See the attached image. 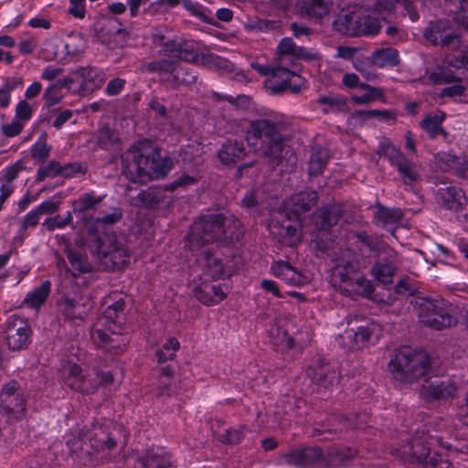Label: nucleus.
<instances>
[{
    "label": "nucleus",
    "instance_id": "nucleus-1",
    "mask_svg": "<svg viewBox=\"0 0 468 468\" xmlns=\"http://www.w3.org/2000/svg\"><path fill=\"white\" fill-rule=\"evenodd\" d=\"M122 173L133 183L145 184L165 176L173 167L169 157H161L160 151L150 142L140 141L122 155Z\"/></svg>",
    "mask_w": 468,
    "mask_h": 468
},
{
    "label": "nucleus",
    "instance_id": "nucleus-2",
    "mask_svg": "<svg viewBox=\"0 0 468 468\" xmlns=\"http://www.w3.org/2000/svg\"><path fill=\"white\" fill-rule=\"evenodd\" d=\"M289 124L284 115L271 112L251 121L245 133V139L254 152L271 161H277L284 149V132Z\"/></svg>",
    "mask_w": 468,
    "mask_h": 468
},
{
    "label": "nucleus",
    "instance_id": "nucleus-3",
    "mask_svg": "<svg viewBox=\"0 0 468 468\" xmlns=\"http://www.w3.org/2000/svg\"><path fill=\"white\" fill-rule=\"evenodd\" d=\"M123 311L124 301L120 299L109 305L93 325L91 337L105 351L117 354L127 344V337L121 333Z\"/></svg>",
    "mask_w": 468,
    "mask_h": 468
},
{
    "label": "nucleus",
    "instance_id": "nucleus-4",
    "mask_svg": "<svg viewBox=\"0 0 468 468\" xmlns=\"http://www.w3.org/2000/svg\"><path fill=\"white\" fill-rule=\"evenodd\" d=\"M388 369L395 379L413 383L430 373L431 358L424 353L403 347L396 351Z\"/></svg>",
    "mask_w": 468,
    "mask_h": 468
},
{
    "label": "nucleus",
    "instance_id": "nucleus-5",
    "mask_svg": "<svg viewBox=\"0 0 468 468\" xmlns=\"http://www.w3.org/2000/svg\"><path fill=\"white\" fill-rule=\"evenodd\" d=\"M410 303L418 308L420 323L434 330H442L457 324L452 304L442 298L416 296Z\"/></svg>",
    "mask_w": 468,
    "mask_h": 468
},
{
    "label": "nucleus",
    "instance_id": "nucleus-6",
    "mask_svg": "<svg viewBox=\"0 0 468 468\" xmlns=\"http://www.w3.org/2000/svg\"><path fill=\"white\" fill-rule=\"evenodd\" d=\"M333 261L332 275L340 283L351 287V291H362L367 294L371 292L370 282L362 274L359 261L351 250H340L335 253Z\"/></svg>",
    "mask_w": 468,
    "mask_h": 468
},
{
    "label": "nucleus",
    "instance_id": "nucleus-7",
    "mask_svg": "<svg viewBox=\"0 0 468 468\" xmlns=\"http://www.w3.org/2000/svg\"><path fill=\"white\" fill-rule=\"evenodd\" d=\"M90 242L92 251L106 270L121 269L129 262V251L115 235L99 234Z\"/></svg>",
    "mask_w": 468,
    "mask_h": 468
},
{
    "label": "nucleus",
    "instance_id": "nucleus-8",
    "mask_svg": "<svg viewBox=\"0 0 468 468\" xmlns=\"http://www.w3.org/2000/svg\"><path fill=\"white\" fill-rule=\"evenodd\" d=\"M224 216L209 214L200 217L190 229L187 236L189 249L194 251L206 244L214 242L224 235Z\"/></svg>",
    "mask_w": 468,
    "mask_h": 468
},
{
    "label": "nucleus",
    "instance_id": "nucleus-9",
    "mask_svg": "<svg viewBox=\"0 0 468 468\" xmlns=\"http://www.w3.org/2000/svg\"><path fill=\"white\" fill-rule=\"evenodd\" d=\"M435 444H442L441 439L433 436L414 439L404 450V453L410 455L411 463L422 464L424 468H450L451 464L439 453L433 452L431 455V447Z\"/></svg>",
    "mask_w": 468,
    "mask_h": 468
},
{
    "label": "nucleus",
    "instance_id": "nucleus-10",
    "mask_svg": "<svg viewBox=\"0 0 468 468\" xmlns=\"http://www.w3.org/2000/svg\"><path fill=\"white\" fill-rule=\"evenodd\" d=\"M457 383L448 376H432L425 379L420 389V397L425 402H446L457 397Z\"/></svg>",
    "mask_w": 468,
    "mask_h": 468
},
{
    "label": "nucleus",
    "instance_id": "nucleus-11",
    "mask_svg": "<svg viewBox=\"0 0 468 468\" xmlns=\"http://www.w3.org/2000/svg\"><path fill=\"white\" fill-rule=\"evenodd\" d=\"M5 341L12 351L27 349L31 343V330L27 321L18 315H12L6 322Z\"/></svg>",
    "mask_w": 468,
    "mask_h": 468
},
{
    "label": "nucleus",
    "instance_id": "nucleus-12",
    "mask_svg": "<svg viewBox=\"0 0 468 468\" xmlns=\"http://www.w3.org/2000/svg\"><path fill=\"white\" fill-rule=\"evenodd\" d=\"M0 409L5 414L20 419L26 411V399L16 382L5 384L0 392Z\"/></svg>",
    "mask_w": 468,
    "mask_h": 468
},
{
    "label": "nucleus",
    "instance_id": "nucleus-13",
    "mask_svg": "<svg viewBox=\"0 0 468 468\" xmlns=\"http://www.w3.org/2000/svg\"><path fill=\"white\" fill-rule=\"evenodd\" d=\"M425 38L433 45H441L450 48H457L460 45V37L452 32L449 22L438 20L431 22L424 32Z\"/></svg>",
    "mask_w": 468,
    "mask_h": 468
},
{
    "label": "nucleus",
    "instance_id": "nucleus-14",
    "mask_svg": "<svg viewBox=\"0 0 468 468\" xmlns=\"http://www.w3.org/2000/svg\"><path fill=\"white\" fill-rule=\"evenodd\" d=\"M397 265V251L390 247H384L383 254H379L378 261L372 267V273L378 282L390 284L393 282Z\"/></svg>",
    "mask_w": 468,
    "mask_h": 468
},
{
    "label": "nucleus",
    "instance_id": "nucleus-15",
    "mask_svg": "<svg viewBox=\"0 0 468 468\" xmlns=\"http://www.w3.org/2000/svg\"><path fill=\"white\" fill-rule=\"evenodd\" d=\"M282 458L296 468H316L323 460V452L319 447L299 448L291 450Z\"/></svg>",
    "mask_w": 468,
    "mask_h": 468
},
{
    "label": "nucleus",
    "instance_id": "nucleus-16",
    "mask_svg": "<svg viewBox=\"0 0 468 468\" xmlns=\"http://www.w3.org/2000/svg\"><path fill=\"white\" fill-rule=\"evenodd\" d=\"M369 417L367 413L354 414L350 417H346L341 414H334L329 420V425L325 428L314 429V435H319L325 431L330 433H337L343 431L344 428H357L363 429L368 423Z\"/></svg>",
    "mask_w": 468,
    "mask_h": 468
},
{
    "label": "nucleus",
    "instance_id": "nucleus-17",
    "mask_svg": "<svg viewBox=\"0 0 468 468\" xmlns=\"http://www.w3.org/2000/svg\"><path fill=\"white\" fill-rule=\"evenodd\" d=\"M159 55L176 58L178 60L196 62L198 54L193 42L188 40L167 39L162 44Z\"/></svg>",
    "mask_w": 468,
    "mask_h": 468
},
{
    "label": "nucleus",
    "instance_id": "nucleus-18",
    "mask_svg": "<svg viewBox=\"0 0 468 468\" xmlns=\"http://www.w3.org/2000/svg\"><path fill=\"white\" fill-rule=\"evenodd\" d=\"M197 262L202 268L206 276L213 280L223 278L224 276H230L234 271L223 262V260L213 253L210 250H205L197 258Z\"/></svg>",
    "mask_w": 468,
    "mask_h": 468
},
{
    "label": "nucleus",
    "instance_id": "nucleus-19",
    "mask_svg": "<svg viewBox=\"0 0 468 468\" xmlns=\"http://www.w3.org/2000/svg\"><path fill=\"white\" fill-rule=\"evenodd\" d=\"M89 441L91 449L97 452H108L104 453L102 458L109 460L111 457V452L116 447L117 442L103 428L101 424L95 423L91 429L87 431L85 435Z\"/></svg>",
    "mask_w": 468,
    "mask_h": 468
},
{
    "label": "nucleus",
    "instance_id": "nucleus-20",
    "mask_svg": "<svg viewBox=\"0 0 468 468\" xmlns=\"http://www.w3.org/2000/svg\"><path fill=\"white\" fill-rule=\"evenodd\" d=\"M74 73L82 80L79 89V94L81 96L99 90L107 79L104 70L97 67H80Z\"/></svg>",
    "mask_w": 468,
    "mask_h": 468
},
{
    "label": "nucleus",
    "instance_id": "nucleus-21",
    "mask_svg": "<svg viewBox=\"0 0 468 468\" xmlns=\"http://www.w3.org/2000/svg\"><path fill=\"white\" fill-rule=\"evenodd\" d=\"M66 383L71 389L83 394H93L99 388L96 377L84 374L82 368L77 364L70 366Z\"/></svg>",
    "mask_w": 468,
    "mask_h": 468
},
{
    "label": "nucleus",
    "instance_id": "nucleus-22",
    "mask_svg": "<svg viewBox=\"0 0 468 468\" xmlns=\"http://www.w3.org/2000/svg\"><path fill=\"white\" fill-rule=\"evenodd\" d=\"M247 155V149L242 141L228 139L218 151V158L224 165H235Z\"/></svg>",
    "mask_w": 468,
    "mask_h": 468
},
{
    "label": "nucleus",
    "instance_id": "nucleus-23",
    "mask_svg": "<svg viewBox=\"0 0 468 468\" xmlns=\"http://www.w3.org/2000/svg\"><path fill=\"white\" fill-rule=\"evenodd\" d=\"M441 183L443 186L439 187L435 194L437 202L447 209L462 208L464 200L463 191L455 186H447L443 181Z\"/></svg>",
    "mask_w": 468,
    "mask_h": 468
},
{
    "label": "nucleus",
    "instance_id": "nucleus-24",
    "mask_svg": "<svg viewBox=\"0 0 468 468\" xmlns=\"http://www.w3.org/2000/svg\"><path fill=\"white\" fill-rule=\"evenodd\" d=\"M317 201L318 195L316 191H301L292 196L285 202V207L291 209L295 216L300 217L302 214L309 211L312 207L316 206Z\"/></svg>",
    "mask_w": 468,
    "mask_h": 468
},
{
    "label": "nucleus",
    "instance_id": "nucleus-25",
    "mask_svg": "<svg viewBox=\"0 0 468 468\" xmlns=\"http://www.w3.org/2000/svg\"><path fill=\"white\" fill-rule=\"evenodd\" d=\"M359 12H342L333 22V27L343 36L359 37Z\"/></svg>",
    "mask_w": 468,
    "mask_h": 468
},
{
    "label": "nucleus",
    "instance_id": "nucleus-26",
    "mask_svg": "<svg viewBox=\"0 0 468 468\" xmlns=\"http://www.w3.org/2000/svg\"><path fill=\"white\" fill-rule=\"evenodd\" d=\"M271 271L288 285L301 286L306 282V277L287 261L273 262L271 266Z\"/></svg>",
    "mask_w": 468,
    "mask_h": 468
},
{
    "label": "nucleus",
    "instance_id": "nucleus-27",
    "mask_svg": "<svg viewBox=\"0 0 468 468\" xmlns=\"http://www.w3.org/2000/svg\"><path fill=\"white\" fill-rule=\"evenodd\" d=\"M343 216L342 208L337 204L322 207L314 216V225L318 229L327 230L337 224Z\"/></svg>",
    "mask_w": 468,
    "mask_h": 468
},
{
    "label": "nucleus",
    "instance_id": "nucleus-28",
    "mask_svg": "<svg viewBox=\"0 0 468 468\" xmlns=\"http://www.w3.org/2000/svg\"><path fill=\"white\" fill-rule=\"evenodd\" d=\"M177 60L157 58L144 63V69L148 73L155 74L160 83L168 86Z\"/></svg>",
    "mask_w": 468,
    "mask_h": 468
},
{
    "label": "nucleus",
    "instance_id": "nucleus-29",
    "mask_svg": "<svg viewBox=\"0 0 468 468\" xmlns=\"http://www.w3.org/2000/svg\"><path fill=\"white\" fill-rule=\"evenodd\" d=\"M312 381L318 386L328 388L338 382L339 373L328 364H317L308 371Z\"/></svg>",
    "mask_w": 468,
    "mask_h": 468
},
{
    "label": "nucleus",
    "instance_id": "nucleus-30",
    "mask_svg": "<svg viewBox=\"0 0 468 468\" xmlns=\"http://www.w3.org/2000/svg\"><path fill=\"white\" fill-rule=\"evenodd\" d=\"M195 296L203 304L213 305L224 300L226 294L219 285L203 282L195 288Z\"/></svg>",
    "mask_w": 468,
    "mask_h": 468
},
{
    "label": "nucleus",
    "instance_id": "nucleus-31",
    "mask_svg": "<svg viewBox=\"0 0 468 468\" xmlns=\"http://www.w3.org/2000/svg\"><path fill=\"white\" fill-rule=\"evenodd\" d=\"M405 186H412L420 179V175L415 163L401 154L392 164Z\"/></svg>",
    "mask_w": 468,
    "mask_h": 468
},
{
    "label": "nucleus",
    "instance_id": "nucleus-32",
    "mask_svg": "<svg viewBox=\"0 0 468 468\" xmlns=\"http://www.w3.org/2000/svg\"><path fill=\"white\" fill-rule=\"evenodd\" d=\"M197 81V75L193 69L183 66L179 61L174 69L169 87L178 90L181 87H191Z\"/></svg>",
    "mask_w": 468,
    "mask_h": 468
},
{
    "label": "nucleus",
    "instance_id": "nucleus-33",
    "mask_svg": "<svg viewBox=\"0 0 468 468\" xmlns=\"http://www.w3.org/2000/svg\"><path fill=\"white\" fill-rule=\"evenodd\" d=\"M350 119L355 124L364 125L371 120H377L380 122L395 120V114L389 110H356Z\"/></svg>",
    "mask_w": 468,
    "mask_h": 468
},
{
    "label": "nucleus",
    "instance_id": "nucleus-34",
    "mask_svg": "<svg viewBox=\"0 0 468 468\" xmlns=\"http://www.w3.org/2000/svg\"><path fill=\"white\" fill-rule=\"evenodd\" d=\"M120 142L118 132L112 129L109 125L101 126L95 137L90 141V143H94L98 147L105 151L119 149Z\"/></svg>",
    "mask_w": 468,
    "mask_h": 468
},
{
    "label": "nucleus",
    "instance_id": "nucleus-35",
    "mask_svg": "<svg viewBox=\"0 0 468 468\" xmlns=\"http://www.w3.org/2000/svg\"><path fill=\"white\" fill-rule=\"evenodd\" d=\"M105 195L96 196L94 191L84 192L73 201V213L80 216L87 212L93 211L98 205L104 199Z\"/></svg>",
    "mask_w": 468,
    "mask_h": 468
},
{
    "label": "nucleus",
    "instance_id": "nucleus-36",
    "mask_svg": "<svg viewBox=\"0 0 468 468\" xmlns=\"http://www.w3.org/2000/svg\"><path fill=\"white\" fill-rule=\"evenodd\" d=\"M371 62L378 68H393L399 64V51L391 47L378 48L371 54Z\"/></svg>",
    "mask_w": 468,
    "mask_h": 468
},
{
    "label": "nucleus",
    "instance_id": "nucleus-37",
    "mask_svg": "<svg viewBox=\"0 0 468 468\" xmlns=\"http://www.w3.org/2000/svg\"><path fill=\"white\" fill-rule=\"evenodd\" d=\"M164 200V191L157 187H149L142 190L133 198V204L136 207L155 208Z\"/></svg>",
    "mask_w": 468,
    "mask_h": 468
},
{
    "label": "nucleus",
    "instance_id": "nucleus-38",
    "mask_svg": "<svg viewBox=\"0 0 468 468\" xmlns=\"http://www.w3.org/2000/svg\"><path fill=\"white\" fill-rule=\"evenodd\" d=\"M298 5L302 13L314 18H322L331 10L329 0H300Z\"/></svg>",
    "mask_w": 468,
    "mask_h": 468
},
{
    "label": "nucleus",
    "instance_id": "nucleus-39",
    "mask_svg": "<svg viewBox=\"0 0 468 468\" xmlns=\"http://www.w3.org/2000/svg\"><path fill=\"white\" fill-rule=\"evenodd\" d=\"M445 120V114L426 115L420 122L421 129L426 132L431 139H435L439 135L447 138L448 133L442 128L441 123Z\"/></svg>",
    "mask_w": 468,
    "mask_h": 468
},
{
    "label": "nucleus",
    "instance_id": "nucleus-40",
    "mask_svg": "<svg viewBox=\"0 0 468 468\" xmlns=\"http://www.w3.org/2000/svg\"><path fill=\"white\" fill-rule=\"evenodd\" d=\"M373 332V328L370 326H359L356 330H346L345 336L351 341L349 348L356 350L366 346L369 343Z\"/></svg>",
    "mask_w": 468,
    "mask_h": 468
},
{
    "label": "nucleus",
    "instance_id": "nucleus-41",
    "mask_svg": "<svg viewBox=\"0 0 468 468\" xmlns=\"http://www.w3.org/2000/svg\"><path fill=\"white\" fill-rule=\"evenodd\" d=\"M51 291V282L44 281L39 286L28 292L24 303L29 307L38 309L47 300Z\"/></svg>",
    "mask_w": 468,
    "mask_h": 468
},
{
    "label": "nucleus",
    "instance_id": "nucleus-42",
    "mask_svg": "<svg viewBox=\"0 0 468 468\" xmlns=\"http://www.w3.org/2000/svg\"><path fill=\"white\" fill-rule=\"evenodd\" d=\"M59 309L62 315L68 320H83L85 317L84 306L72 298L65 297L62 299Z\"/></svg>",
    "mask_w": 468,
    "mask_h": 468
},
{
    "label": "nucleus",
    "instance_id": "nucleus-43",
    "mask_svg": "<svg viewBox=\"0 0 468 468\" xmlns=\"http://www.w3.org/2000/svg\"><path fill=\"white\" fill-rule=\"evenodd\" d=\"M401 218L402 212L400 209L379 207L375 215V221L377 225L385 229L393 227L399 222Z\"/></svg>",
    "mask_w": 468,
    "mask_h": 468
},
{
    "label": "nucleus",
    "instance_id": "nucleus-44",
    "mask_svg": "<svg viewBox=\"0 0 468 468\" xmlns=\"http://www.w3.org/2000/svg\"><path fill=\"white\" fill-rule=\"evenodd\" d=\"M359 37H375L381 30V21L378 17L359 12Z\"/></svg>",
    "mask_w": 468,
    "mask_h": 468
},
{
    "label": "nucleus",
    "instance_id": "nucleus-45",
    "mask_svg": "<svg viewBox=\"0 0 468 468\" xmlns=\"http://www.w3.org/2000/svg\"><path fill=\"white\" fill-rule=\"evenodd\" d=\"M356 243L362 247H366L369 251L376 253L377 257L383 254L384 247H389L387 243L382 242L377 236L369 235L365 231L356 232L355 234Z\"/></svg>",
    "mask_w": 468,
    "mask_h": 468
},
{
    "label": "nucleus",
    "instance_id": "nucleus-46",
    "mask_svg": "<svg viewBox=\"0 0 468 468\" xmlns=\"http://www.w3.org/2000/svg\"><path fill=\"white\" fill-rule=\"evenodd\" d=\"M328 162L327 151L323 148L314 149L308 165L309 175L317 176L321 175Z\"/></svg>",
    "mask_w": 468,
    "mask_h": 468
},
{
    "label": "nucleus",
    "instance_id": "nucleus-47",
    "mask_svg": "<svg viewBox=\"0 0 468 468\" xmlns=\"http://www.w3.org/2000/svg\"><path fill=\"white\" fill-rule=\"evenodd\" d=\"M66 255L73 270L80 273H88L91 271V264L89 262L88 258L81 252L73 250L71 249H67Z\"/></svg>",
    "mask_w": 468,
    "mask_h": 468
},
{
    "label": "nucleus",
    "instance_id": "nucleus-48",
    "mask_svg": "<svg viewBox=\"0 0 468 468\" xmlns=\"http://www.w3.org/2000/svg\"><path fill=\"white\" fill-rule=\"evenodd\" d=\"M360 89L365 90V93L361 95H354L351 98L352 101L356 104H367L383 98V92L378 88L365 83L360 85Z\"/></svg>",
    "mask_w": 468,
    "mask_h": 468
},
{
    "label": "nucleus",
    "instance_id": "nucleus-49",
    "mask_svg": "<svg viewBox=\"0 0 468 468\" xmlns=\"http://www.w3.org/2000/svg\"><path fill=\"white\" fill-rule=\"evenodd\" d=\"M180 347L179 341L175 338H169L161 348L155 352V356L158 363H165L167 360H172L176 356V351Z\"/></svg>",
    "mask_w": 468,
    "mask_h": 468
},
{
    "label": "nucleus",
    "instance_id": "nucleus-50",
    "mask_svg": "<svg viewBox=\"0 0 468 468\" xmlns=\"http://www.w3.org/2000/svg\"><path fill=\"white\" fill-rule=\"evenodd\" d=\"M247 429L244 425H238L237 427H231L221 434L218 435V440L227 444H239L245 437Z\"/></svg>",
    "mask_w": 468,
    "mask_h": 468
},
{
    "label": "nucleus",
    "instance_id": "nucleus-51",
    "mask_svg": "<svg viewBox=\"0 0 468 468\" xmlns=\"http://www.w3.org/2000/svg\"><path fill=\"white\" fill-rule=\"evenodd\" d=\"M65 94L56 84H50L44 91L42 99L48 108L53 107L58 104Z\"/></svg>",
    "mask_w": 468,
    "mask_h": 468
},
{
    "label": "nucleus",
    "instance_id": "nucleus-52",
    "mask_svg": "<svg viewBox=\"0 0 468 468\" xmlns=\"http://www.w3.org/2000/svg\"><path fill=\"white\" fill-rule=\"evenodd\" d=\"M61 165L51 160L45 166H41L37 172V181H44L46 178H54L58 176H61Z\"/></svg>",
    "mask_w": 468,
    "mask_h": 468
},
{
    "label": "nucleus",
    "instance_id": "nucleus-53",
    "mask_svg": "<svg viewBox=\"0 0 468 468\" xmlns=\"http://www.w3.org/2000/svg\"><path fill=\"white\" fill-rule=\"evenodd\" d=\"M458 155L448 152H440L435 156L437 166L443 172L452 173Z\"/></svg>",
    "mask_w": 468,
    "mask_h": 468
},
{
    "label": "nucleus",
    "instance_id": "nucleus-54",
    "mask_svg": "<svg viewBox=\"0 0 468 468\" xmlns=\"http://www.w3.org/2000/svg\"><path fill=\"white\" fill-rule=\"evenodd\" d=\"M377 154L386 156L392 164L402 153L397 149L388 139L383 138L378 146Z\"/></svg>",
    "mask_w": 468,
    "mask_h": 468
},
{
    "label": "nucleus",
    "instance_id": "nucleus-55",
    "mask_svg": "<svg viewBox=\"0 0 468 468\" xmlns=\"http://www.w3.org/2000/svg\"><path fill=\"white\" fill-rule=\"evenodd\" d=\"M72 212L68 211L66 217H61L60 215H57L53 218H47L43 226L46 227L48 231H53L56 229H63L66 226H69L72 223Z\"/></svg>",
    "mask_w": 468,
    "mask_h": 468
},
{
    "label": "nucleus",
    "instance_id": "nucleus-56",
    "mask_svg": "<svg viewBox=\"0 0 468 468\" xmlns=\"http://www.w3.org/2000/svg\"><path fill=\"white\" fill-rule=\"evenodd\" d=\"M250 67L255 69L260 75L271 77L275 79L276 75L280 73L287 74L288 72L285 70L283 67H270L267 65L261 64L259 62H251Z\"/></svg>",
    "mask_w": 468,
    "mask_h": 468
},
{
    "label": "nucleus",
    "instance_id": "nucleus-57",
    "mask_svg": "<svg viewBox=\"0 0 468 468\" xmlns=\"http://www.w3.org/2000/svg\"><path fill=\"white\" fill-rule=\"evenodd\" d=\"M33 115V107L26 101L21 100L16 105L15 118L22 123L28 122Z\"/></svg>",
    "mask_w": 468,
    "mask_h": 468
},
{
    "label": "nucleus",
    "instance_id": "nucleus-58",
    "mask_svg": "<svg viewBox=\"0 0 468 468\" xmlns=\"http://www.w3.org/2000/svg\"><path fill=\"white\" fill-rule=\"evenodd\" d=\"M281 236V242L286 246L293 247L300 241L298 229L291 225L282 229Z\"/></svg>",
    "mask_w": 468,
    "mask_h": 468
},
{
    "label": "nucleus",
    "instance_id": "nucleus-59",
    "mask_svg": "<svg viewBox=\"0 0 468 468\" xmlns=\"http://www.w3.org/2000/svg\"><path fill=\"white\" fill-rule=\"evenodd\" d=\"M181 3V0H155L146 9L152 15L163 13L169 8H174Z\"/></svg>",
    "mask_w": 468,
    "mask_h": 468
},
{
    "label": "nucleus",
    "instance_id": "nucleus-60",
    "mask_svg": "<svg viewBox=\"0 0 468 468\" xmlns=\"http://www.w3.org/2000/svg\"><path fill=\"white\" fill-rule=\"evenodd\" d=\"M40 215L35 210L32 209L29 211L23 218L18 233L20 236H24L28 228H35L39 223Z\"/></svg>",
    "mask_w": 468,
    "mask_h": 468
},
{
    "label": "nucleus",
    "instance_id": "nucleus-61",
    "mask_svg": "<svg viewBox=\"0 0 468 468\" xmlns=\"http://www.w3.org/2000/svg\"><path fill=\"white\" fill-rule=\"evenodd\" d=\"M173 376V369L170 366H165L160 368V375L158 378V388L161 390L160 394L168 391L171 378Z\"/></svg>",
    "mask_w": 468,
    "mask_h": 468
},
{
    "label": "nucleus",
    "instance_id": "nucleus-62",
    "mask_svg": "<svg viewBox=\"0 0 468 468\" xmlns=\"http://www.w3.org/2000/svg\"><path fill=\"white\" fill-rule=\"evenodd\" d=\"M24 165L22 160H18L13 165L3 170L2 180L12 183L17 177L18 174L23 170Z\"/></svg>",
    "mask_w": 468,
    "mask_h": 468
},
{
    "label": "nucleus",
    "instance_id": "nucleus-63",
    "mask_svg": "<svg viewBox=\"0 0 468 468\" xmlns=\"http://www.w3.org/2000/svg\"><path fill=\"white\" fill-rule=\"evenodd\" d=\"M122 218V209L120 207H113L110 213L98 217L96 222L105 226L113 225L119 222Z\"/></svg>",
    "mask_w": 468,
    "mask_h": 468
},
{
    "label": "nucleus",
    "instance_id": "nucleus-64",
    "mask_svg": "<svg viewBox=\"0 0 468 468\" xmlns=\"http://www.w3.org/2000/svg\"><path fill=\"white\" fill-rule=\"evenodd\" d=\"M395 292L404 295H412L414 298L418 296L416 293L418 290L416 286L411 283L408 278L400 279L395 285Z\"/></svg>",
    "mask_w": 468,
    "mask_h": 468
}]
</instances>
